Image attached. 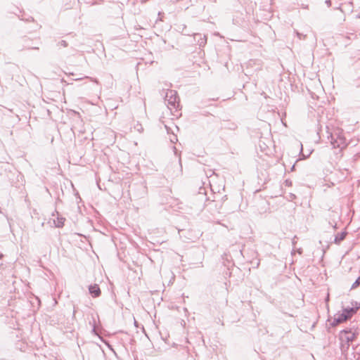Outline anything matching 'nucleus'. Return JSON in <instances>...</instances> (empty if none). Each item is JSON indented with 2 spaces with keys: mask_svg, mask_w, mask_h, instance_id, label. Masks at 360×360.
I'll return each mask as SVG.
<instances>
[{
  "mask_svg": "<svg viewBox=\"0 0 360 360\" xmlns=\"http://www.w3.org/2000/svg\"><path fill=\"white\" fill-rule=\"evenodd\" d=\"M295 33L297 36V37L301 40V39H304L305 37H306V35L302 34V33H300L298 32L297 31H295Z\"/></svg>",
  "mask_w": 360,
  "mask_h": 360,
  "instance_id": "15",
  "label": "nucleus"
},
{
  "mask_svg": "<svg viewBox=\"0 0 360 360\" xmlns=\"http://www.w3.org/2000/svg\"><path fill=\"white\" fill-rule=\"evenodd\" d=\"M341 338L343 339V337L341 336ZM355 338V334L353 333H351V334H347L345 335V336L344 337V339L347 342H352Z\"/></svg>",
  "mask_w": 360,
  "mask_h": 360,
  "instance_id": "10",
  "label": "nucleus"
},
{
  "mask_svg": "<svg viewBox=\"0 0 360 360\" xmlns=\"http://www.w3.org/2000/svg\"><path fill=\"white\" fill-rule=\"evenodd\" d=\"M345 334V335H347V334H351V333H353L352 332V329L351 328H347V329H345L341 331V335L342 334Z\"/></svg>",
  "mask_w": 360,
  "mask_h": 360,
  "instance_id": "14",
  "label": "nucleus"
},
{
  "mask_svg": "<svg viewBox=\"0 0 360 360\" xmlns=\"http://www.w3.org/2000/svg\"><path fill=\"white\" fill-rule=\"evenodd\" d=\"M337 319L339 321H340V323H342V322L348 320L347 318V316H345V314L343 311L342 314H338Z\"/></svg>",
  "mask_w": 360,
  "mask_h": 360,
  "instance_id": "11",
  "label": "nucleus"
},
{
  "mask_svg": "<svg viewBox=\"0 0 360 360\" xmlns=\"http://www.w3.org/2000/svg\"><path fill=\"white\" fill-rule=\"evenodd\" d=\"M303 150V148H302V145L301 144V152Z\"/></svg>",
  "mask_w": 360,
  "mask_h": 360,
  "instance_id": "26",
  "label": "nucleus"
},
{
  "mask_svg": "<svg viewBox=\"0 0 360 360\" xmlns=\"http://www.w3.org/2000/svg\"><path fill=\"white\" fill-rule=\"evenodd\" d=\"M296 238H297V237H296V236H295V237L292 238V245H295V243H297V241H296Z\"/></svg>",
  "mask_w": 360,
  "mask_h": 360,
  "instance_id": "19",
  "label": "nucleus"
},
{
  "mask_svg": "<svg viewBox=\"0 0 360 360\" xmlns=\"http://www.w3.org/2000/svg\"><path fill=\"white\" fill-rule=\"evenodd\" d=\"M352 307H347L342 309V311L347 316V319H349L354 314L356 313L358 309L360 308V304L355 302L352 303Z\"/></svg>",
  "mask_w": 360,
  "mask_h": 360,
  "instance_id": "3",
  "label": "nucleus"
},
{
  "mask_svg": "<svg viewBox=\"0 0 360 360\" xmlns=\"http://www.w3.org/2000/svg\"><path fill=\"white\" fill-rule=\"evenodd\" d=\"M89 293L91 295V296L94 297H99L101 293V289H100L98 285H97V284H94V285H89Z\"/></svg>",
  "mask_w": 360,
  "mask_h": 360,
  "instance_id": "4",
  "label": "nucleus"
},
{
  "mask_svg": "<svg viewBox=\"0 0 360 360\" xmlns=\"http://www.w3.org/2000/svg\"><path fill=\"white\" fill-rule=\"evenodd\" d=\"M82 78H78V79H76L75 80L76 81H78V80H81Z\"/></svg>",
  "mask_w": 360,
  "mask_h": 360,
  "instance_id": "25",
  "label": "nucleus"
},
{
  "mask_svg": "<svg viewBox=\"0 0 360 360\" xmlns=\"http://www.w3.org/2000/svg\"><path fill=\"white\" fill-rule=\"evenodd\" d=\"M197 200L200 201H207L208 199L206 196L205 188H200L198 193L197 194Z\"/></svg>",
  "mask_w": 360,
  "mask_h": 360,
  "instance_id": "8",
  "label": "nucleus"
},
{
  "mask_svg": "<svg viewBox=\"0 0 360 360\" xmlns=\"http://www.w3.org/2000/svg\"><path fill=\"white\" fill-rule=\"evenodd\" d=\"M360 285V276L357 278V279L354 282L352 285L351 289H354Z\"/></svg>",
  "mask_w": 360,
  "mask_h": 360,
  "instance_id": "12",
  "label": "nucleus"
},
{
  "mask_svg": "<svg viewBox=\"0 0 360 360\" xmlns=\"http://www.w3.org/2000/svg\"><path fill=\"white\" fill-rule=\"evenodd\" d=\"M165 99L167 101L168 106H170V110L172 108L177 109L179 107V98L175 90H167Z\"/></svg>",
  "mask_w": 360,
  "mask_h": 360,
  "instance_id": "1",
  "label": "nucleus"
},
{
  "mask_svg": "<svg viewBox=\"0 0 360 360\" xmlns=\"http://www.w3.org/2000/svg\"><path fill=\"white\" fill-rule=\"evenodd\" d=\"M295 167V165H292V168H291V170H292H292H294Z\"/></svg>",
  "mask_w": 360,
  "mask_h": 360,
  "instance_id": "23",
  "label": "nucleus"
},
{
  "mask_svg": "<svg viewBox=\"0 0 360 360\" xmlns=\"http://www.w3.org/2000/svg\"><path fill=\"white\" fill-rule=\"evenodd\" d=\"M297 252H298L300 255H301V254L302 253V249H301V248L298 249V250H297Z\"/></svg>",
  "mask_w": 360,
  "mask_h": 360,
  "instance_id": "21",
  "label": "nucleus"
},
{
  "mask_svg": "<svg viewBox=\"0 0 360 360\" xmlns=\"http://www.w3.org/2000/svg\"><path fill=\"white\" fill-rule=\"evenodd\" d=\"M22 41L23 44H22V47L21 49H20V51H22L23 49H34V50L39 49L38 46H34L30 44L31 40L30 39L22 38Z\"/></svg>",
  "mask_w": 360,
  "mask_h": 360,
  "instance_id": "5",
  "label": "nucleus"
},
{
  "mask_svg": "<svg viewBox=\"0 0 360 360\" xmlns=\"http://www.w3.org/2000/svg\"><path fill=\"white\" fill-rule=\"evenodd\" d=\"M302 155L304 159L307 158L309 155H307V156H305L304 154H302Z\"/></svg>",
  "mask_w": 360,
  "mask_h": 360,
  "instance_id": "22",
  "label": "nucleus"
},
{
  "mask_svg": "<svg viewBox=\"0 0 360 360\" xmlns=\"http://www.w3.org/2000/svg\"><path fill=\"white\" fill-rule=\"evenodd\" d=\"M184 34L188 35V36L193 35L195 37H196V36L200 37V39L198 40V42L199 46L201 47L204 46L207 43V38H206L205 35H204V37L202 38L200 34L185 32Z\"/></svg>",
  "mask_w": 360,
  "mask_h": 360,
  "instance_id": "6",
  "label": "nucleus"
},
{
  "mask_svg": "<svg viewBox=\"0 0 360 360\" xmlns=\"http://www.w3.org/2000/svg\"><path fill=\"white\" fill-rule=\"evenodd\" d=\"M134 129L136 130L137 131H139V133H141L143 131V128L142 125L139 123H137L134 126Z\"/></svg>",
  "mask_w": 360,
  "mask_h": 360,
  "instance_id": "13",
  "label": "nucleus"
},
{
  "mask_svg": "<svg viewBox=\"0 0 360 360\" xmlns=\"http://www.w3.org/2000/svg\"><path fill=\"white\" fill-rule=\"evenodd\" d=\"M340 323H340V321H339L338 320L337 317H335V318H334L333 321V322H332V323H331V325H332L333 326H338V324H340Z\"/></svg>",
  "mask_w": 360,
  "mask_h": 360,
  "instance_id": "16",
  "label": "nucleus"
},
{
  "mask_svg": "<svg viewBox=\"0 0 360 360\" xmlns=\"http://www.w3.org/2000/svg\"><path fill=\"white\" fill-rule=\"evenodd\" d=\"M59 44L63 47L68 46V43L65 40H62L59 42Z\"/></svg>",
  "mask_w": 360,
  "mask_h": 360,
  "instance_id": "17",
  "label": "nucleus"
},
{
  "mask_svg": "<svg viewBox=\"0 0 360 360\" xmlns=\"http://www.w3.org/2000/svg\"><path fill=\"white\" fill-rule=\"evenodd\" d=\"M347 234V233L345 231L338 233L335 238V240H334L335 243L340 244V242L342 241L345 238Z\"/></svg>",
  "mask_w": 360,
  "mask_h": 360,
  "instance_id": "9",
  "label": "nucleus"
},
{
  "mask_svg": "<svg viewBox=\"0 0 360 360\" xmlns=\"http://www.w3.org/2000/svg\"><path fill=\"white\" fill-rule=\"evenodd\" d=\"M330 144L334 148L342 149L346 146L345 139L340 136L335 137L334 135H331Z\"/></svg>",
  "mask_w": 360,
  "mask_h": 360,
  "instance_id": "2",
  "label": "nucleus"
},
{
  "mask_svg": "<svg viewBox=\"0 0 360 360\" xmlns=\"http://www.w3.org/2000/svg\"><path fill=\"white\" fill-rule=\"evenodd\" d=\"M84 78L89 79L91 81H92V82H95L96 84L98 83V81L96 79H95V78L89 77H87V76L84 77Z\"/></svg>",
  "mask_w": 360,
  "mask_h": 360,
  "instance_id": "18",
  "label": "nucleus"
},
{
  "mask_svg": "<svg viewBox=\"0 0 360 360\" xmlns=\"http://www.w3.org/2000/svg\"><path fill=\"white\" fill-rule=\"evenodd\" d=\"M326 3L327 4V5H328V6H330V0H326Z\"/></svg>",
  "mask_w": 360,
  "mask_h": 360,
  "instance_id": "20",
  "label": "nucleus"
},
{
  "mask_svg": "<svg viewBox=\"0 0 360 360\" xmlns=\"http://www.w3.org/2000/svg\"><path fill=\"white\" fill-rule=\"evenodd\" d=\"M4 257L2 253H0V259H1Z\"/></svg>",
  "mask_w": 360,
  "mask_h": 360,
  "instance_id": "24",
  "label": "nucleus"
},
{
  "mask_svg": "<svg viewBox=\"0 0 360 360\" xmlns=\"http://www.w3.org/2000/svg\"><path fill=\"white\" fill-rule=\"evenodd\" d=\"M65 221V218L59 215L58 212H57V217L56 219H53V223L56 227L62 228L64 226Z\"/></svg>",
  "mask_w": 360,
  "mask_h": 360,
  "instance_id": "7",
  "label": "nucleus"
}]
</instances>
